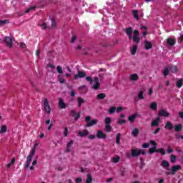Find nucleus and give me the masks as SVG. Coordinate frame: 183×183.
Returning a JSON list of instances; mask_svg holds the SVG:
<instances>
[{
  "mask_svg": "<svg viewBox=\"0 0 183 183\" xmlns=\"http://www.w3.org/2000/svg\"><path fill=\"white\" fill-rule=\"evenodd\" d=\"M125 31H126L127 35L129 37V39H132L133 38V41L134 42H136L137 44H139L140 38H139V31H138V29H134V31H133L132 26H129V28H126ZM132 32L134 35H132Z\"/></svg>",
  "mask_w": 183,
  "mask_h": 183,
  "instance_id": "obj_1",
  "label": "nucleus"
},
{
  "mask_svg": "<svg viewBox=\"0 0 183 183\" xmlns=\"http://www.w3.org/2000/svg\"><path fill=\"white\" fill-rule=\"evenodd\" d=\"M38 145H39V144L37 142H36V144H34V147H33V149H31V151H30V153L27 156L26 163L24 164V168H29V167L31 164V162L32 161V158L35 155V151H36V147H38Z\"/></svg>",
  "mask_w": 183,
  "mask_h": 183,
  "instance_id": "obj_2",
  "label": "nucleus"
},
{
  "mask_svg": "<svg viewBox=\"0 0 183 183\" xmlns=\"http://www.w3.org/2000/svg\"><path fill=\"white\" fill-rule=\"evenodd\" d=\"M159 152V154H162V155H166V151L164 149V148H157V147H152V148L149 149V154H154V152Z\"/></svg>",
  "mask_w": 183,
  "mask_h": 183,
  "instance_id": "obj_3",
  "label": "nucleus"
},
{
  "mask_svg": "<svg viewBox=\"0 0 183 183\" xmlns=\"http://www.w3.org/2000/svg\"><path fill=\"white\" fill-rule=\"evenodd\" d=\"M85 122L87 123L86 127H92L93 125H95L98 122L97 119H92L91 121L90 115H88L87 117H85Z\"/></svg>",
  "mask_w": 183,
  "mask_h": 183,
  "instance_id": "obj_4",
  "label": "nucleus"
},
{
  "mask_svg": "<svg viewBox=\"0 0 183 183\" xmlns=\"http://www.w3.org/2000/svg\"><path fill=\"white\" fill-rule=\"evenodd\" d=\"M44 109L47 114H51L50 104L47 98H44Z\"/></svg>",
  "mask_w": 183,
  "mask_h": 183,
  "instance_id": "obj_5",
  "label": "nucleus"
},
{
  "mask_svg": "<svg viewBox=\"0 0 183 183\" xmlns=\"http://www.w3.org/2000/svg\"><path fill=\"white\" fill-rule=\"evenodd\" d=\"M86 76V72H84V71H78L77 74H74V79H78L79 78H84Z\"/></svg>",
  "mask_w": 183,
  "mask_h": 183,
  "instance_id": "obj_6",
  "label": "nucleus"
},
{
  "mask_svg": "<svg viewBox=\"0 0 183 183\" xmlns=\"http://www.w3.org/2000/svg\"><path fill=\"white\" fill-rule=\"evenodd\" d=\"M132 157H139L140 155V149H138V148H132L131 151Z\"/></svg>",
  "mask_w": 183,
  "mask_h": 183,
  "instance_id": "obj_7",
  "label": "nucleus"
},
{
  "mask_svg": "<svg viewBox=\"0 0 183 183\" xmlns=\"http://www.w3.org/2000/svg\"><path fill=\"white\" fill-rule=\"evenodd\" d=\"M181 168H182L181 165H173L172 167V171H171L172 175H175L177 171L181 169Z\"/></svg>",
  "mask_w": 183,
  "mask_h": 183,
  "instance_id": "obj_8",
  "label": "nucleus"
},
{
  "mask_svg": "<svg viewBox=\"0 0 183 183\" xmlns=\"http://www.w3.org/2000/svg\"><path fill=\"white\" fill-rule=\"evenodd\" d=\"M70 114L72 117H74V121H78V119H79V118L81 117L80 112L76 114V112L74 109H71V111L70 112Z\"/></svg>",
  "mask_w": 183,
  "mask_h": 183,
  "instance_id": "obj_9",
  "label": "nucleus"
},
{
  "mask_svg": "<svg viewBox=\"0 0 183 183\" xmlns=\"http://www.w3.org/2000/svg\"><path fill=\"white\" fill-rule=\"evenodd\" d=\"M67 105L65 104L63 98H59V107L61 109H65L66 108Z\"/></svg>",
  "mask_w": 183,
  "mask_h": 183,
  "instance_id": "obj_10",
  "label": "nucleus"
},
{
  "mask_svg": "<svg viewBox=\"0 0 183 183\" xmlns=\"http://www.w3.org/2000/svg\"><path fill=\"white\" fill-rule=\"evenodd\" d=\"M177 41L174 38H167V45H169L170 46H173L175 45Z\"/></svg>",
  "mask_w": 183,
  "mask_h": 183,
  "instance_id": "obj_11",
  "label": "nucleus"
},
{
  "mask_svg": "<svg viewBox=\"0 0 183 183\" xmlns=\"http://www.w3.org/2000/svg\"><path fill=\"white\" fill-rule=\"evenodd\" d=\"M144 48L145 49H152V44L150 41H147V39H146L144 41Z\"/></svg>",
  "mask_w": 183,
  "mask_h": 183,
  "instance_id": "obj_12",
  "label": "nucleus"
},
{
  "mask_svg": "<svg viewBox=\"0 0 183 183\" xmlns=\"http://www.w3.org/2000/svg\"><path fill=\"white\" fill-rule=\"evenodd\" d=\"M159 117H169V114L165 109H161L159 112Z\"/></svg>",
  "mask_w": 183,
  "mask_h": 183,
  "instance_id": "obj_13",
  "label": "nucleus"
},
{
  "mask_svg": "<svg viewBox=\"0 0 183 183\" xmlns=\"http://www.w3.org/2000/svg\"><path fill=\"white\" fill-rule=\"evenodd\" d=\"M97 138L105 139L107 138V134H104L103 131L99 130L97 131Z\"/></svg>",
  "mask_w": 183,
  "mask_h": 183,
  "instance_id": "obj_14",
  "label": "nucleus"
},
{
  "mask_svg": "<svg viewBox=\"0 0 183 183\" xmlns=\"http://www.w3.org/2000/svg\"><path fill=\"white\" fill-rule=\"evenodd\" d=\"M5 41L7 44V45L9 46H10V48H12L13 42H12V39H11V38H10V36H6Z\"/></svg>",
  "mask_w": 183,
  "mask_h": 183,
  "instance_id": "obj_15",
  "label": "nucleus"
},
{
  "mask_svg": "<svg viewBox=\"0 0 183 183\" xmlns=\"http://www.w3.org/2000/svg\"><path fill=\"white\" fill-rule=\"evenodd\" d=\"M78 134L80 137H86L89 134V131L88 129H84L83 131H79Z\"/></svg>",
  "mask_w": 183,
  "mask_h": 183,
  "instance_id": "obj_16",
  "label": "nucleus"
},
{
  "mask_svg": "<svg viewBox=\"0 0 183 183\" xmlns=\"http://www.w3.org/2000/svg\"><path fill=\"white\" fill-rule=\"evenodd\" d=\"M164 128H166V129L172 130L174 129V125L170 121H168L167 122H166Z\"/></svg>",
  "mask_w": 183,
  "mask_h": 183,
  "instance_id": "obj_17",
  "label": "nucleus"
},
{
  "mask_svg": "<svg viewBox=\"0 0 183 183\" xmlns=\"http://www.w3.org/2000/svg\"><path fill=\"white\" fill-rule=\"evenodd\" d=\"M159 121H160V118L157 117L156 118V119L152 121V127H158V125H159Z\"/></svg>",
  "mask_w": 183,
  "mask_h": 183,
  "instance_id": "obj_18",
  "label": "nucleus"
},
{
  "mask_svg": "<svg viewBox=\"0 0 183 183\" xmlns=\"http://www.w3.org/2000/svg\"><path fill=\"white\" fill-rule=\"evenodd\" d=\"M139 134V128H134L132 131V135H133V137H134L135 138H137V137H138Z\"/></svg>",
  "mask_w": 183,
  "mask_h": 183,
  "instance_id": "obj_19",
  "label": "nucleus"
},
{
  "mask_svg": "<svg viewBox=\"0 0 183 183\" xmlns=\"http://www.w3.org/2000/svg\"><path fill=\"white\" fill-rule=\"evenodd\" d=\"M162 167H163V168H169L170 167V164L168 161L164 159L162 162V164H161Z\"/></svg>",
  "mask_w": 183,
  "mask_h": 183,
  "instance_id": "obj_20",
  "label": "nucleus"
},
{
  "mask_svg": "<svg viewBox=\"0 0 183 183\" xmlns=\"http://www.w3.org/2000/svg\"><path fill=\"white\" fill-rule=\"evenodd\" d=\"M129 78L132 81H137L139 79V75L138 74H132Z\"/></svg>",
  "mask_w": 183,
  "mask_h": 183,
  "instance_id": "obj_21",
  "label": "nucleus"
},
{
  "mask_svg": "<svg viewBox=\"0 0 183 183\" xmlns=\"http://www.w3.org/2000/svg\"><path fill=\"white\" fill-rule=\"evenodd\" d=\"M174 131L179 132L182 131V124H177V125H174Z\"/></svg>",
  "mask_w": 183,
  "mask_h": 183,
  "instance_id": "obj_22",
  "label": "nucleus"
},
{
  "mask_svg": "<svg viewBox=\"0 0 183 183\" xmlns=\"http://www.w3.org/2000/svg\"><path fill=\"white\" fill-rule=\"evenodd\" d=\"M176 86L177 88H182L183 86V79L182 78H180L177 82H176Z\"/></svg>",
  "mask_w": 183,
  "mask_h": 183,
  "instance_id": "obj_23",
  "label": "nucleus"
},
{
  "mask_svg": "<svg viewBox=\"0 0 183 183\" xmlns=\"http://www.w3.org/2000/svg\"><path fill=\"white\" fill-rule=\"evenodd\" d=\"M137 117V114H133V115H129V121H130V122H134Z\"/></svg>",
  "mask_w": 183,
  "mask_h": 183,
  "instance_id": "obj_24",
  "label": "nucleus"
},
{
  "mask_svg": "<svg viewBox=\"0 0 183 183\" xmlns=\"http://www.w3.org/2000/svg\"><path fill=\"white\" fill-rule=\"evenodd\" d=\"M77 102H78L79 107H81L82 104H84L85 101L83 98H81V97H79V98H77Z\"/></svg>",
  "mask_w": 183,
  "mask_h": 183,
  "instance_id": "obj_25",
  "label": "nucleus"
},
{
  "mask_svg": "<svg viewBox=\"0 0 183 183\" xmlns=\"http://www.w3.org/2000/svg\"><path fill=\"white\" fill-rule=\"evenodd\" d=\"M150 108L153 111H157V102H152V104H150Z\"/></svg>",
  "mask_w": 183,
  "mask_h": 183,
  "instance_id": "obj_26",
  "label": "nucleus"
},
{
  "mask_svg": "<svg viewBox=\"0 0 183 183\" xmlns=\"http://www.w3.org/2000/svg\"><path fill=\"white\" fill-rule=\"evenodd\" d=\"M144 91H145V89L139 92V94H137V97L139 98V99H144Z\"/></svg>",
  "mask_w": 183,
  "mask_h": 183,
  "instance_id": "obj_27",
  "label": "nucleus"
},
{
  "mask_svg": "<svg viewBox=\"0 0 183 183\" xmlns=\"http://www.w3.org/2000/svg\"><path fill=\"white\" fill-rule=\"evenodd\" d=\"M92 175L91 174H87V179H86V183H92Z\"/></svg>",
  "mask_w": 183,
  "mask_h": 183,
  "instance_id": "obj_28",
  "label": "nucleus"
},
{
  "mask_svg": "<svg viewBox=\"0 0 183 183\" xmlns=\"http://www.w3.org/2000/svg\"><path fill=\"white\" fill-rule=\"evenodd\" d=\"M138 49L137 45H133V48L131 49V52L132 55H135L137 54V51Z\"/></svg>",
  "mask_w": 183,
  "mask_h": 183,
  "instance_id": "obj_29",
  "label": "nucleus"
},
{
  "mask_svg": "<svg viewBox=\"0 0 183 183\" xmlns=\"http://www.w3.org/2000/svg\"><path fill=\"white\" fill-rule=\"evenodd\" d=\"M104 124H106V125L112 124V118H110V117H106L104 119Z\"/></svg>",
  "mask_w": 183,
  "mask_h": 183,
  "instance_id": "obj_30",
  "label": "nucleus"
},
{
  "mask_svg": "<svg viewBox=\"0 0 183 183\" xmlns=\"http://www.w3.org/2000/svg\"><path fill=\"white\" fill-rule=\"evenodd\" d=\"M106 98V94L101 93L97 94V99H104Z\"/></svg>",
  "mask_w": 183,
  "mask_h": 183,
  "instance_id": "obj_31",
  "label": "nucleus"
},
{
  "mask_svg": "<svg viewBox=\"0 0 183 183\" xmlns=\"http://www.w3.org/2000/svg\"><path fill=\"white\" fill-rule=\"evenodd\" d=\"M133 15H134V18H135L137 21H139V15L138 11L134 10V11H133Z\"/></svg>",
  "mask_w": 183,
  "mask_h": 183,
  "instance_id": "obj_32",
  "label": "nucleus"
},
{
  "mask_svg": "<svg viewBox=\"0 0 183 183\" xmlns=\"http://www.w3.org/2000/svg\"><path fill=\"white\" fill-rule=\"evenodd\" d=\"M105 129L107 132H111L112 129V127L111 125V124H109L107 125H105Z\"/></svg>",
  "mask_w": 183,
  "mask_h": 183,
  "instance_id": "obj_33",
  "label": "nucleus"
},
{
  "mask_svg": "<svg viewBox=\"0 0 183 183\" xmlns=\"http://www.w3.org/2000/svg\"><path fill=\"white\" fill-rule=\"evenodd\" d=\"M169 70L173 72V73H175V72H177L178 71V68L177 66H170L169 67Z\"/></svg>",
  "mask_w": 183,
  "mask_h": 183,
  "instance_id": "obj_34",
  "label": "nucleus"
},
{
  "mask_svg": "<svg viewBox=\"0 0 183 183\" xmlns=\"http://www.w3.org/2000/svg\"><path fill=\"white\" fill-rule=\"evenodd\" d=\"M117 109V107H111L109 109V114H114Z\"/></svg>",
  "mask_w": 183,
  "mask_h": 183,
  "instance_id": "obj_35",
  "label": "nucleus"
},
{
  "mask_svg": "<svg viewBox=\"0 0 183 183\" xmlns=\"http://www.w3.org/2000/svg\"><path fill=\"white\" fill-rule=\"evenodd\" d=\"M6 131H7V128H6V125H1L0 132L5 133V132H6Z\"/></svg>",
  "mask_w": 183,
  "mask_h": 183,
  "instance_id": "obj_36",
  "label": "nucleus"
},
{
  "mask_svg": "<svg viewBox=\"0 0 183 183\" xmlns=\"http://www.w3.org/2000/svg\"><path fill=\"white\" fill-rule=\"evenodd\" d=\"M170 161H171V162H172V163L176 162V161H177V157H176V155L172 154L171 157H170Z\"/></svg>",
  "mask_w": 183,
  "mask_h": 183,
  "instance_id": "obj_37",
  "label": "nucleus"
},
{
  "mask_svg": "<svg viewBox=\"0 0 183 183\" xmlns=\"http://www.w3.org/2000/svg\"><path fill=\"white\" fill-rule=\"evenodd\" d=\"M120 139H121V134L119 133V134H117V135L116 137V142H117V144H120Z\"/></svg>",
  "mask_w": 183,
  "mask_h": 183,
  "instance_id": "obj_38",
  "label": "nucleus"
},
{
  "mask_svg": "<svg viewBox=\"0 0 183 183\" xmlns=\"http://www.w3.org/2000/svg\"><path fill=\"white\" fill-rule=\"evenodd\" d=\"M169 68H164V71L163 72V75H164V76H167V75H169Z\"/></svg>",
  "mask_w": 183,
  "mask_h": 183,
  "instance_id": "obj_39",
  "label": "nucleus"
},
{
  "mask_svg": "<svg viewBox=\"0 0 183 183\" xmlns=\"http://www.w3.org/2000/svg\"><path fill=\"white\" fill-rule=\"evenodd\" d=\"M6 24H8V19H4V20L0 19V26H2L3 25H5Z\"/></svg>",
  "mask_w": 183,
  "mask_h": 183,
  "instance_id": "obj_40",
  "label": "nucleus"
},
{
  "mask_svg": "<svg viewBox=\"0 0 183 183\" xmlns=\"http://www.w3.org/2000/svg\"><path fill=\"white\" fill-rule=\"evenodd\" d=\"M56 25V21L54 17L51 18V26L55 27Z\"/></svg>",
  "mask_w": 183,
  "mask_h": 183,
  "instance_id": "obj_41",
  "label": "nucleus"
},
{
  "mask_svg": "<svg viewBox=\"0 0 183 183\" xmlns=\"http://www.w3.org/2000/svg\"><path fill=\"white\" fill-rule=\"evenodd\" d=\"M36 6H30V8H27V9H26V13L29 14L30 12V11L36 9Z\"/></svg>",
  "mask_w": 183,
  "mask_h": 183,
  "instance_id": "obj_42",
  "label": "nucleus"
},
{
  "mask_svg": "<svg viewBox=\"0 0 183 183\" xmlns=\"http://www.w3.org/2000/svg\"><path fill=\"white\" fill-rule=\"evenodd\" d=\"M119 159L120 157H113V162H114V164L119 162Z\"/></svg>",
  "mask_w": 183,
  "mask_h": 183,
  "instance_id": "obj_43",
  "label": "nucleus"
},
{
  "mask_svg": "<svg viewBox=\"0 0 183 183\" xmlns=\"http://www.w3.org/2000/svg\"><path fill=\"white\" fill-rule=\"evenodd\" d=\"M57 72L59 74H63V69L60 65H57Z\"/></svg>",
  "mask_w": 183,
  "mask_h": 183,
  "instance_id": "obj_44",
  "label": "nucleus"
},
{
  "mask_svg": "<svg viewBox=\"0 0 183 183\" xmlns=\"http://www.w3.org/2000/svg\"><path fill=\"white\" fill-rule=\"evenodd\" d=\"M86 80L92 84L94 82L93 78L92 76H86Z\"/></svg>",
  "mask_w": 183,
  "mask_h": 183,
  "instance_id": "obj_45",
  "label": "nucleus"
},
{
  "mask_svg": "<svg viewBox=\"0 0 183 183\" xmlns=\"http://www.w3.org/2000/svg\"><path fill=\"white\" fill-rule=\"evenodd\" d=\"M99 86L100 84L94 83V84L93 85V89L97 90L99 89Z\"/></svg>",
  "mask_w": 183,
  "mask_h": 183,
  "instance_id": "obj_46",
  "label": "nucleus"
},
{
  "mask_svg": "<svg viewBox=\"0 0 183 183\" xmlns=\"http://www.w3.org/2000/svg\"><path fill=\"white\" fill-rule=\"evenodd\" d=\"M125 122H126L125 119H119L117 121V124H119L120 125H122V124H125Z\"/></svg>",
  "mask_w": 183,
  "mask_h": 183,
  "instance_id": "obj_47",
  "label": "nucleus"
},
{
  "mask_svg": "<svg viewBox=\"0 0 183 183\" xmlns=\"http://www.w3.org/2000/svg\"><path fill=\"white\" fill-rule=\"evenodd\" d=\"M172 152H174V149H172L170 146L167 147V153L172 154Z\"/></svg>",
  "mask_w": 183,
  "mask_h": 183,
  "instance_id": "obj_48",
  "label": "nucleus"
},
{
  "mask_svg": "<svg viewBox=\"0 0 183 183\" xmlns=\"http://www.w3.org/2000/svg\"><path fill=\"white\" fill-rule=\"evenodd\" d=\"M64 137H68V128H67V127H66L64 128Z\"/></svg>",
  "mask_w": 183,
  "mask_h": 183,
  "instance_id": "obj_49",
  "label": "nucleus"
},
{
  "mask_svg": "<svg viewBox=\"0 0 183 183\" xmlns=\"http://www.w3.org/2000/svg\"><path fill=\"white\" fill-rule=\"evenodd\" d=\"M74 144V140L73 139H71L69 142H68V147L69 149L71 148V147H72Z\"/></svg>",
  "mask_w": 183,
  "mask_h": 183,
  "instance_id": "obj_50",
  "label": "nucleus"
},
{
  "mask_svg": "<svg viewBox=\"0 0 183 183\" xmlns=\"http://www.w3.org/2000/svg\"><path fill=\"white\" fill-rule=\"evenodd\" d=\"M149 144L148 142H144V144H143L142 147L143 148H149Z\"/></svg>",
  "mask_w": 183,
  "mask_h": 183,
  "instance_id": "obj_51",
  "label": "nucleus"
},
{
  "mask_svg": "<svg viewBox=\"0 0 183 183\" xmlns=\"http://www.w3.org/2000/svg\"><path fill=\"white\" fill-rule=\"evenodd\" d=\"M59 81L60 82V84H64L66 81L64 78H59Z\"/></svg>",
  "mask_w": 183,
  "mask_h": 183,
  "instance_id": "obj_52",
  "label": "nucleus"
},
{
  "mask_svg": "<svg viewBox=\"0 0 183 183\" xmlns=\"http://www.w3.org/2000/svg\"><path fill=\"white\" fill-rule=\"evenodd\" d=\"M123 109V107H117V112H121Z\"/></svg>",
  "mask_w": 183,
  "mask_h": 183,
  "instance_id": "obj_53",
  "label": "nucleus"
},
{
  "mask_svg": "<svg viewBox=\"0 0 183 183\" xmlns=\"http://www.w3.org/2000/svg\"><path fill=\"white\" fill-rule=\"evenodd\" d=\"M41 28L43 29H46L47 28V25H46V22H43V24H41Z\"/></svg>",
  "mask_w": 183,
  "mask_h": 183,
  "instance_id": "obj_54",
  "label": "nucleus"
},
{
  "mask_svg": "<svg viewBox=\"0 0 183 183\" xmlns=\"http://www.w3.org/2000/svg\"><path fill=\"white\" fill-rule=\"evenodd\" d=\"M82 178H76V183H81Z\"/></svg>",
  "mask_w": 183,
  "mask_h": 183,
  "instance_id": "obj_55",
  "label": "nucleus"
},
{
  "mask_svg": "<svg viewBox=\"0 0 183 183\" xmlns=\"http://www.w3.org/2000/svg\"><path fill=\"white\" fill-rule=\"evenodd\" d=\"M76 38H77L76 35H74V36H73L71 38V39L70 41L71 42V44H74V42L75 39H76Z\"/></svg>",
  "mask_w": 183,
  "mask_h": 183,
  "instance_id": "obj_56",
  "label": "nucleus"
},
{
  "mask_svg": "<svg viewBox=\"0 0 183 183\" xmlns=\"http://www.w3.org/2000/svg\"><path fill=\"white\" fill-rule=\"evenodd\" d=\"M182 137H183V135H180L179 133L176 134V139H179V138L182 139Z\"/></svg>",
  "mask_w": 183,
  "mask_h": 183,
  "instance_id": "obj_57",
  "label": "nucleus"
},
{
  "mask_svg": "<svg viewBox=\"0 0 183 183\" xmlns=\"http://www.w3.org/2000/svg\"><path fill=\"white\" fill-rule=\"evenodd\" d=\"M160 129H161V128H157V129L154 131L153 134H158V132H159Z\"/></svg>",
  "mask_w": 183,
  "mask_h": 183,
  "instance_id": "obj_58",
  "label": "nucleus"
},
{
  "mask_svg": "<svg viewBox=\"0 0 183 183\" xmlns=\"http://www.w3.org/2000/svg\"><path fill=\"white\" fill-rule=\"evenodd\" d=\"M94 83L99 84V79L98 76H94Z\"/></svg>",
  "mask_w": 183,
  "mask_h": 183,
  "instance_id": "obj_59",
  "label": "nucleus"
},
{
  "mask_svg": "<svg viewBox=\"0 0 183 183\" xmlns=\"http://www.w3.org/2000/svg\"><path fill=\"white\" fill-rule=\"evenodd\" d=\"M20 47L23 49L26 48V45L24 42H21V44H20Z\"/></svg>",
  "mask_w": 183,
  "mask_h": 183,
  "instance_id": "obj_60",
  "label": "nucleus"
},
{
  "mask_svg": "<svg viewBox=\"0 0 183 183\" xmlns=\"http://www.w3.org/2000/svg\"><path fill=\"white\" fill-rule=\"evenodd\" d=\"M141 154H142L143 155H145L146 152L144 149H139V155H141Z\"/></svg>",
  "mask_w": 183,
  "mask_h": 183,
  "instance_id": "obj_61",
  "label": "nucleus"
},
{
  "mask_svg": "<svg viewBox=\"0 0 183 183\" xmlns=\"http://www.w3.org/2000/svg\"><path fill=\"white\" fill-rule=\"evenodd\" d=\"M150 144H152V145H153V147H157V142H155V141H150Z\"/></svg>",
  "mask_w": 183,
  "mask_h": 183,
  "instance_id": "obj_62",
  "label": "nucleus"
},
{
  "mask_svg": "<svg viewBox=\"0 0 183 183\" xmlns=\"http://www.w3.org/2000/svg\"><path fill=\"white\" fill-rule=\"evenodd\" d=\"M40 54H41L40 49H37L36 53V56H39V58Z\"/></svg>",
  "mask_w": 183,
  "mask_h": 183,
  "instance_id": "obj_63",
  "label": "nucleus"
},
{
  "mask_svg": "<svg viewBox=\"0 0 183 183\" xmlns=\"http://www.w3.org/2000/svg\"><path fill=\"white\" fill-rule=\"evenodd\" d=\"M179 117L183 119V112H179Z\"/></svg>",
  "mask_w": 183,
  "mask_h": 183,
  "instance_id": "obj_64",
  "label": "nucleus"
}]
</instances>
